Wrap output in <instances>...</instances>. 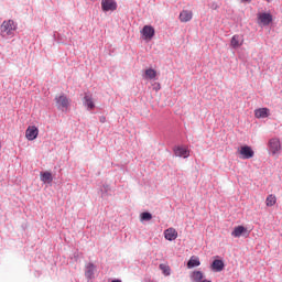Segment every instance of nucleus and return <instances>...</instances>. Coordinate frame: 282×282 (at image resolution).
<instances>
[{
    "instance_id": "obj_28",
    "label": "nucleus",
    "mask_w": 282,
    "mask_h": 282,
    "mask_svg": "<svg viewBox=\"0 0 282 282\" xmlns=\"http://www.w3.org/2000/svg\"><path fill=\"white\" fill-rule=\"evenodd\" d=\"M242 1H249V0H242Z\"/></svg>"
},
{
    "instance_id": "obj_22",
    "label": "nucleus",
    "mask_w": 282,
    "mask_h": 282,
    "mask_svg": "<svg viewBox=\"0 0 282 282\" xmlns=\"http://www.w3.org/2000/svg\"><path fill=\"white\" fill-rule=\"evenodd\" d=\"M274 204H276V196L273 194H270L265 199V205L269 207H272L274 206Z\"/></svg>"
},
{
    "instance_id": "obj_7",
    "label": "nucleus",
    "mask_w": 282,
    "mask_h": 282,
    "mask_svg": "<svg viewBox=\"0 0 282 282\" xmlns=\"http://www.w3.org/2000/svg\"><path fill=\"white\" fill-rule=\"evenodd\" d=\"M141 34L145 41H151V39L155 36V29H153V26L151 25H144L141 31Z\"/></svg>"
},
{
    "instance_id": "obj_6",
    "label": "nucleus",
    "mask_w": 282,
    "mask_h": 282,
    "mask_svg": "<svg viewBox=\"0 0 282 282\" xmlns=\"http://www.w3.org/2000/svg\"><path fill=\"white\" fill-rule=\"evenodd\" d=\"M25 138L29 141L36 140L39 138V128L36 126H29L25 131Z\"/></svg>"
},
{
    "instance_id": "obj_15",
    "label": "nucleus",
    "mask_w": 282,
    "mask_h": 282,
    "mask_svg": "<svg viewBox=\"0 0 282 282\" xmlns=\"http://www.w3.org/2000/svg\"><path fill=\"white\" fill-rule=\"evenodd\" d=\"M95 270H96V265H94V263L89 262L88 264H86V270H85L86 279H94Z\"/></svg>"
},
{
    "instance_id": "obj_16",
    "label": "nucleus",
    "mask_w": 282,
    "mask_h": 282,
    "mask_svg": "<svg viewBox=\"0 0 282 282\" xmlns=\"http://www.w3.org/2000/svg\"><path fill=\"white\" fill-rule=\"evenodd\" d=\"M245 232H248V229L243 226H237L234 228L232 232H231V236L232 237H236V238H239L241 237V235H243Z\"/></svg>"
},
{
    "instance_id": "obj_25",
    "label": "nucleus",
    "mask_w": 282,
    "mask_h": 282,
    "mask_svg": "<svg viewBox=\"0 0 282 282\" xmlns=\"http://www.w3.org/2000/svg\"><path fill=\"white\" fill-rule=\"evenodd\" d=\"M99 121H100L101 123H105V122H107V118H106L105 116H101V117L99 118Z\"/></svg>"
},
{
    "instance_id": "obj_26",
    "label": "nucleus",
    "mask_w": 282,
    "mask_h": 282,
    "mask_svg": "<svg viewBox=\"0 0 282 282\" xmlns=\"http://www.w3.org/2000/svg\"><path fill=\"white\" fill-rule=\"evenodd\" d=\"M111 282H122V281H120V280H112Z\"/></svg>"
},
{
    "instance_id": "obj_14",
    "label": "nucleus",
    "mask_w": 282,
    "mask_h": 282,
    "mask_svg": "<svg viewBox=\"0 0 282 282\" xmlns=\"http://www.w3.org/2000/svg\"><path fill=\"white\" fill-rule=\"evenodd\" d=\"M40 180L44 184H52L54 178L52 177V173L51 172H41Z\"/></svg>"
},
{
    "instance_id": "obj_23",
    "label": "nucleus",
    "mask_w": 282,
    "mask_h": 282,
    "mask_svg": "<svg viewBox=\"0 0 282 282\" xmlns=\"http://www.w3.org/2000/svg\"><path fill=\"white\" fill-rule=\"evenodd\" d=\"M159 268L165 276L171 275V267H169L167 264H160Z\"/></svg>"
},
{
    "instance_id": "obj_1",
    "label": "nucleus",
    "mask_w": 282,
    "mask_h": 282,
    "mask_svg": "<svg viewBox=\"0 0 282 282\" xmlns=\"http://www.w3.org/2000/svg\"><path fill=\"white\" fill-rule=\"evenodd\" d=\"M17 32V23L14 20H4L0 25V36L2 39H12Z\"/></svg>"
},
{
    "instance_id": "obj_24",
    "label": "nucleus",
    "mask_w": 282,
    "mask_h": 282,
    "mask_svg": "<svg viewBox=\"0 0 282 282\" xmlns=\"http://www.w3.org/2000/svg\"><path fill=\"white\" fill-rule=\"evenodd\" d=\"M153 219V215L149 212H144L141 214V221H151Z\"/></svg>"
},
{
    "instance_id": "obj_2",
    "label": "nucleus",
    "mask_w": 282,
    "mask_h": 282,
    "mask_svg": "<svg viewBox=\"0 0 282 282\" xmlns=\"http://www.w3.org/2000/svg\"><path fill=\"white\" fill-rule=\"evenodd\" d=\"M69 98L65 96V94L56 95L55 97V105L59 111H67L69 109Z\"/></svg>"
},
{
    "instance_id": "obj_11",
    "label": "nucleus",
    "mask_w": 282,
    "mask_h": 282,
    "mask_svg": "<svg viewBox=\"0 0 282 282\" xmlns=\"http://www.w3.org/2000/svg\"><path fill=\"white\" fill-rule=\"evenodd\" d=\"M164 237L167 241H175V239H177V230H175L173 227L167 228L164 231Z\"/></svg>"
},
{
    "instance_id": "obj_20",
    "label": "nucleus",
    "mask_w": 282,
    "mask_h": 282,
    "mask_svg": "<svg viewBox=\"0 0 282 282\" xmlns=\"http://www.w3.org/2000/svg\"><path fill=\"white\" fill-rule=\"evenodd\" d=\"M158 76V72L153 68H149L145 70V78H148L149 80H153V78H155Z\"/></svg>"
},
{
    "instance_id": "obj_18",
    "label": "nucleus",
    "mask_w": 282,
    "mask_h": 282,
    "mask_svg": "<svg viewBox=\"0 0 282 282\" xmlns=\"http://www.w3.org/2000/svg\"><path fill=\"white\" fill-rule=\"evenodd\" d=\"M212 270H214V272H221V270H224V261L214 260L212 263Z\"/></svg>"
},
{
    "instance_id": "obj_12",
    "label": "nucleus",
    "mask_w": 282,
    "mask_h": 282,
    "mask_svg": "<svg viewBox=\"0 0 282 282\" xmlns=\"http://www.w3.org/2000/svg\"><path fill=\"white\" fill-rule=\"evenodd\" d=\"M192 19H193V11L183 10L180 13V21L182 23H188V21H191Z\"/></svg>"
},
{
    "instance_id": "obj_9",
    "label": "nucleus",
    "mask_w": 282,
    "mask_h": 282,
    "mask_svg": "<svg viewBox=\"0 0 282 282\" xmlns=\"http://www.w3.org/2000/svg\"><path fill=\"white\" fill-rule=\"evenodd\" d=\"M272 21V14L270 13H259L258 14V24L259 25H270Z\"/></svg>"
},
{
    "instance_id": "obj_8",
    "label": "nucleus",
    "mask_w": 282,
    "mask_h": 282,
    "mask_svg": "<svg viewBox=\"0 0 282 282\" xmlns=\"http://www.w3.org/2000/svg\"><path fill=\"white\" fill-rule=\"evenodd\" d=\"M243 42H245L243 35L236 34L231 37L230 46L234 50H237L241 47V45H243Z\"/></svg>"
},
{
    "instance_id": "obj_13",
    "label": "nucleus",
    "mask_w": 282,
    "mask_h": 282,
    "mask_svg": "<svg viewBox=\"0 0 282 282\" xmlns=\"http://www.w3.org/2000/svg\"><path fill=\"white\" fill-rule=\"evenodd\" d=\"M270 116V109L259 108L254 110V117L258 119L268 118Z\"/></svg>"
},
{
    "instance_id": "obj_5",
    "label": "nucleus",
    "mask_w": 282,
    "mask_h": 282,
    "mask_svg": "<svg viewBox=\"0 0 282 282\" xmlns=\"http://www.w3.org/2000/svg\"><path fill=\"white\" fill-rule=\"evenodd\" d=\"M101 8L104 12H113V10L118 9V3L113 0H101Z\"/></svg>"
},
{
    "instance_id": "obj_19",
    "label": "nucleus",
    "mask_w": 282,
    "mask_h": 282,
    "mask_svg": "<svg viewBox=\"0 0 282 282\" xmlns=\"http://www.w3.org/2000/svg\"><path fill=\"white\" fill-rule=\"evenodd\" d=\"M198 265H202V262H199V258L193 256L189 261L187 262V268H197Z\"/></svg>"
},
{
    "instance_id": "obj_29",
    "label": "nucleus",
    "mask_w": 282,
    "mask_h": 282,
    "mask_svg": "<svg viewBox=\"0 0 282 282\" xmlns=\"http://www.w3.org/2000/svg\"><path fill=\"white\" fill-rule=\"evenodd\" d=\"M0 150H1V143H0Z\"/></svg>"
},
{
    "instance_id": "obj_4",
    "label": "nucleus",
    "mask_w": 282,
    "mask_h": 282,
    "mask_svg": "<svg viewBox=\"0 0 282 282\" xmlns=\"http://www.w3.org/2000/svg\"><path fill=\"white\" fill-rule=\"evenodd\" d=\"M269 151L272 155H279L281 153V141L276 138L269 141Z\"/></svg>"
},
{
    "instance_id": "obj_10",
    "label": "nucleus",
    "mask_w": 282,
    "mask_h": 282,
    "mask_svg": "<svg viewBox=\"0 0 282 282\" xmlns=\"http://www.w3.org/2000/svg\"><path fill=\"white\" fill-rule=\"evenodd\" d=\"M174 154L176 155V158L186 159L191 155V152L188 151V148H186V147H175Z\"/></svg>"
},
{
    "instance_id": "obj_17",
    "label": "nucleus",
    "mask_w": 282,
    "mask_h": 282,
    "mask_svg": "<svg viewBox=\"0 0 282 282\" xmlns=\"http://www.w3.org/2000/svg\"><path fill=\"white\" fill-rule=\"evenodd\" d=\"M84 100H85L84 104L87 107V109H89L90 111L96 109V105L94 104V98H91V96L86 95L84 97Z\"/></svg>"
},
{
    "instance_id": "obj_3",
    "label": "nucleus",
    "mask_w": 282,
    "mask_h": 282,
    "mask_svg": "<svg viewBox=\"0 0 282 282\" xmlns=\"http://www.w3.org/2000/svg\"><path fill=\"white\" fill-rule=\"evenodd\" d=\"M237 153L239 154L240 160H252V158H254V150L249 145L238 148Z\"/></svg>"
},
{
    "instance_id": "obj_27",
    "label": "nucleus",
    "mask_w": 282,
    "mask_h": 282,
    "mask_svg": "<svg viewBox=\"0 0 282 282\" xmlns=\"http://www.w3.org/2000/svg\"><path fill=\"white\" fill-rule=\"evenodd\" d=\"M265 1L270 2V1H272V0H265Z\"/></svg>"
},
{
    "instance_id": "obj_21",
    "label": "nucleus",
    "mask_w": 282,
    "mask_h": 282,
    "mask_svg": "<svg viewBox=\"0 0 282 282\" xmlns=\"http://www.w3.org/2000/svg\"><path fill=\"white\" fill-rule=\"evenodd\" d=\"M192 281L199 282L202 279H204V273L200 271H194L191 275Z\"/></svg>"
}]
</instances>
